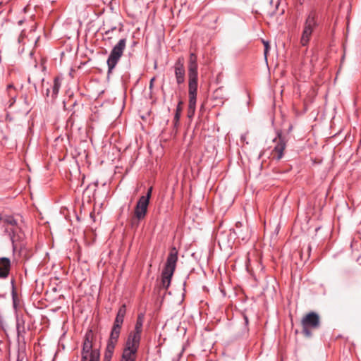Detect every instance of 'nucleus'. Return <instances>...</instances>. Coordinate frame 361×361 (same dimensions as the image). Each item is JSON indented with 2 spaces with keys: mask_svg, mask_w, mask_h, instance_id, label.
I'll return each instance as SVG.
<instances>
[{
  "mask_svg": "<svg viewBox=\"0 0 361 361\" xmlns=\"http://www.w3.org/2000/svg\"><path fill=\"white\" fill-rule=\"evenodd\" d=\"M126 312V306L123 305L118 310L104 353V361H111L118 342L122 324Z\"/></svg>",
  "mask_w": 361,
  "mask_h": 361,
  "instance_id": "f257e3e1",
  "label": "nucleus"
},
{
  "mask_svg": "<svg viewBox=\"0 0 361 361\" xmlns=\"http://www.w3.org/2000/svg\"><path fill=\"white\" fill-rule=\"evenodd\" d=\"M177 261L178 250L173 247L170 250L161 273V286L164 289H167L170 286L171 279L176 267Z\"/></svg>",
  "mask_w": 361,
  "mask_h": 361,
  "instance_id": "f03ea898",
  "label": "nucleus"
},
{
  "mask_svg": "<svg viewBox=\"0 0 361 361\" xmlns=\"http://www.w3.org/2000/svg\"><path fill=\"white\" fill-rule=\"evenodd\" d=\"M127 40L126 38L121 39L118 43L113 47L107 59L106 63L108 66V75L111 74L117 65L118 62L123 56L126 47Z\"/></svg>",
  "mask_w": 361,
  "mask_h": 361,
  "instance_id": "7ed1b4c3",
  "label": "nucleus"
},
{
  "mask_svg": "<svg viewBox=\"0 0 361 361\" xmlns=\"http://www.w3.org/2000/svg\"><path fill=\"white\" fill-rule=\"evenodd\" d=\"M301 324L302 334L306 337H311L312 336V331L318 329L320 327L321 322L319 315L314 312H310L303 317Z\"/></svg>",
  "mask_w": 361,
  "mask_h": 361,
  "instance_id": "20e7f679",
  "label": "nucleus"
},
{
  "mask_svg": "<svg viewBox=\"0 0 361 361\" xmlns=\"http://www.w3.org/2000/svg\"><path fill=\"white\" fill-rule=\"evenodd\" d=\"M317 26V14L314 11H312L308 14L305 22L304 28L300 39V44L302 46L305 47L308 44L312 32Z\"/></svg>",
  "mask_w": 361,
  "mask_h": 361,
  "instance_id": "39448f33",
  "label": "nucleus"
},
{
  "mask_svg": "<svg viewBox=\"0 0 361 361\" xmlns=\"http://www.w3.org/2000/svg\"><path fill=\"white\" fill-rule=\"evenodd\" d=\"M93 334L92 330L86 332L82 343V354H90V360L94 358L95 361H99V351L97 349H93L92 345Z\"/></svg>",
  "mask_w": 361,
  "mask_h": 361,
  "instance_id": "423d86ee",
  "label": "nucleus"
},
{
  "mask_svg": "<svg viewBox=\"0 0 361 361\" xmlns=\"http://www.w3.org/2000/svg\"><path fill=\"white\" fill-rule=\"evenodd\" d=\"M140 342L127 339L121 361H135Z\"/></svg>",
  "mask_w": 361,
  "mask_h": 361,
  "instance_id": "0eeeda50",
  "label": "nucleus"
},
{
  "mask_svg": "<svg viewBox=\"0 0 361 361\" xmlns=\"http://www.w3.org/2000/svg\"><path fill=\"white\" fill-rule=\"evenodd\" d=\"M184 63V58L183 56H179L173 66L176 80L178 85L184 83L185 82V70Z\"/></svg>",
  "mask_w": 361,
  "mask_h": 361,
  "instance_id": "6e6552de",
  "label": "nucleus"
},
{
  "mask_svg": "<svg viewBox=\"0 0 361 361\" xmlns=\"http://www.w3.org/2000/svg\"><path fill=\"white\" fill-rule=\"evenodd\" d=\"M147 198H139L135 207V218L137 221H141L145 219L147 212L149 203Z\"/></svg>",
  "mask_w": 361,
  "mask_h": 361,
  "instance_id": "1a4fd4ad",
  "label": "nucleus"
},
{
  "mask_svg": "<svg viewBox=\"0 0 361 361\" xmlns=\"http://www.w3.org/2000/svg\"><path fill=\"white\" fill-rule=\"evenodd\" d=\"M273 141L276 142L273 150L274 156L277 160H279L283 156V151L286 146V140L285 137L282 136L281 133L279 132L277 133V137L274 138Z\"/></svg>",
  "mask_w": 361,
  "mask_h": 361,
  "instance_id": "9d476101",
  "label": "nucleus"
},
{
  "mask_svg": "<svg viewBox=\"0 0 361 361\" xmlns=\"http://www.w3.org/2000/svg\"><path fill=\"white\" fill-rule=\"evenodd\" d=\"M143 322H144L143 314H138L137 321L135 323V329L133 332L130 333L128 338V339L133 340L134 341L140 342Z\"/></svg>",
  "mask_w": 361,
  "mask_h": 361,
  "instance_id": "9b49d317",
  "label": "nucleus"
},
{
  "mask_svg": "<svg viewBox=\"0 0 361 361\" xmlns=\"http://www.w3.org/2000/svg\"><path fill=\"white\" fill-rule=\"evenodd\" d=\"M197 59L194 53L190 54V59L188 63V76L189 78H197Z\"/></svg>",
  "mask_w": 361,
  "mask_h": 361,
  "instance_id": "f8f14e48",
  "label": "nucleus"
},
{
  "mask_svg": "<svg viewBox=\"0 0 361 361\" xmlns=\"http://www.w3.org/2000/svg\"><path fill=\"white\" fill-rule=\"evenodd\" d=\"M11 260L8 257L0 258V279H6L10 273L11 270Z\"/></svg>",
  "mask_w": 361,
  "mask_h": 361,
  "instance_id": "ddd939ff",
  "label": "nucleus"
},
{
  "mask_svg": "<svg viewBox=\"0 0 361 361\" xmlns=\"http://www.w3.org/2000/svg\"><path fill=\"white\" fill-rule=\"evenodd\" d=\"M16 331L18 337H23L25 334V320L18 314L16 315Z\"/></svg>",
  "mask_w": 361,
  "mask_h": 361,
  "instance_id": "4468645a",
  "label": "nucleus"
},
{
  "mask_svg": "<svg viewBox=\"0 0 361 361\" xmlns=\"http://www.w3.org/2000/svg\"><path fill=\"white\" fill-rule=\"evenodd\" d=\"M1 219L4 226L11 225L14 227H17L18 226V221L13 216L5 215L1 217Z\"/></svg>",
  "mask_w": 361,
  "mask_h": 361,
  "instance_id": "2eb2a0df",
  "label": "nucleus"
},
{
  "mask_svg": "<svg viewBox=\"0 0 361 361\" xmlns=\"http://www.w3.org/2000/svg\"><path fill=\"white\" fill-rule=\"evenodd\" d=\"M197 78H189L188 94H197Z\"/></svg>",
  "mask_w": 361,
  "mask_h": 361,
  "instance_id": "dca6fc26",
  "label": "nucleus"
},
{
  "mask_svg": "<svg viewBox=\"0 0 361 361\" xmlns=\"http://www.w3.org/2000/svg\"><path fill=\"white\" fill-rule=\"evenodd\" d=\"M61 80L58 78H55L54 80V83H53V85L51 87V97L54 99L56 97L59 92V90H60V87H61Z\"/></svg>",
  "mask_w": 361,
  "mask_h": 361,
  "instance_id": "f3484780",
  "label": "nucleus"
},
{
  "mask_svg": "<svg viewBox=\"0 0 361 361\" xmlns=\"http://www.w3.org/2000/svg\"><path fill=\"white\" fill-rule=\"evenodd\" d=\"M11 295H12V300H13V308L15 310L17 309V307H18V303H17V300H18V297H17V293H16V286H15V279L13 278L11 281Z\"/></svg>",
  "mask_w": 361,
  "mask_h": 361,
  "instance_id": "a211bd4d",
  "label": "nucleus"
},
{
  "mask_svg": "<svg viewBox=\"0 0 361 361\" xmlns=\"http://www.w3.org/2000/svg\"><path fill=\"white\" fill-rule=\"evenodd\" d=\"M183 104V103L182 101H179V102L178 103V105L176 106V114H175L174 119H173L175 126L178 125V123H179V120L180 118V114L182 111Z\"/></svg>",
  "mask_w": 361,
  "mask_h": 361,
  "instance_id": "6ab92c4d",
  "label": "nucleus"
},
{
  "mask_svg": "<svg viewBox=\"0 0 361 361\" xmlns=\"http://www.w3.org/2000/svg\"><path fill=\"white\" fill-rule=\"evenodd\" d=\"M196 102H197V94H189V109L192 110L193 108H196Z\"/></svg>",
  "mask_w": 361,
  "mask_h": 361,
  "instance_id": "aec40b11",
  "label": "nucleus"
},
{
  "mask_svg": "<svg viewBox=\"0 0 361 361\" xmlns=\"http://www.w3.org/2000/svg\"><path fill=\"white\" fill-rule=\"evenodd\" d=\"M5 231L6 232H8L11 240L12 241V243L14 245V243L18 240V238L16 235V228H12V229H11L10 231H8L7 228H5Z\"/></svg>",
  "mask_w": 361,
  "mask_h": 361,
  "instance_id": "412c9836",
  "label": "nucleus"
},
{
  "mask_svg": "<svg viewBox=\"0 0 361 361\" xmlns=\"http://www.w3.org/2000/svg\"><path fill=\"white\" fill-rule=\"evenodd\" d=\"M105 30L104 35L108 36L111 32H112L114 30L116 29V26H109L108 25L104 24V25Z\"/></svg>",
  "mask_w": 361,
  "mask_h": 361,
  "instance_id": "4be33fe9",
  "label": "nucleus"
},
{
  "mask_svg": "<svg viewBox=\"0 0 361 361\" xmlns=\"http://www.w3.org/2000/svg\"><path fill=\"white\" fill-rule=\"evenodd\" d=\"M13 89H14V87H13V85H11V84H10V85H8L7 86V90H8V94H9L10 95H11V91L12 90H13ZM15 102H16V97H15V96H13V97L11 96V104H13Z\"/></svg>",
  "mask_w": 361,
  "mask_h": 361,
  "instance_id": "5701e85b",
  "label": "nucleus"
},
{
  "mask_svg": "<svg viewBox=\"0 0 361 361\" xmlns=\"http://www.w3.org/2000/svg\"><path fill=\"white\" fill-rule=\"evenodd\" d=\"M152 187H150L148 190H147V192L145 195H142L141 196L140 198H146V197H148L147 198V201L148 202H149V200H150V197H151V195H152Z\"/></svg>",
  "mask_w": 361,
  "mask_h": 361,
  "instance_id": "b1692460",
  "label": "nucleus"
},
{
  "mask_svg": "<svg viewBox=\"0 0 361 361\" xmlns=\"http://www.w3.org/2000/svg\"><path fill=\"white\" fill-rule=\"evenodd\" d=\"M263 44L264 45V56H265V59H267V55L269 48V42L267 41L263 40Z\"/></svg>",
  "mask_w": 361,
  "mask_h": 361,
  "instance_id": "393cba45",
  "label": "nucleus"
},
{
  "mask_svg": "<svg viewBox=\"0 0 361 361\" xmlns=\"http://www.w3.org/2000/svg\"><path fill=\"white\" fill-rule=\"evenodd\" d=\"M81 355H82L81 361H87L88 359L90 360V354H87V353L82 354L81 353Z\"/></svg>",
  "mask_w": 361,
  "mask_h": 361,
  "instance_id": "a878e982",
  "label": "nucleus"
},
{
  "mask_svg": "<svg viewBox=\"0 0 361 361\" xmlns=\"http://www.w3.org/2000/svg\"><path fill=\"white\" fill-rule=\"evenodd\" d=\"M195 109L196 108H193L192 111L191 109H189L188 108V117H192L194 116V114L195 112Z\"/></svg>",
  "mask_w": 361,
  "mask_h": 361,
  "instance_id": "bb28decb",
  "label": "nucleus"
},
{
  "mask_svg": "<svg viewBox=\"0 0 361 361\" xmlns=\"http://www.w3.org/2000/svg\"><path fill=\"white\" fill-rule=\"evenodd\" d=\"M155 80V78H152L151 80H150V82H149V89H152L153 87V85H154V81Z\"/></svg>",
  "mask_w": 361,
  "mask_h": 361,
  "instance_id": "cd10ccee",
  "label": "nucleus"
},
{
  "mask_svg": "<svg viewBox=\"0 0 361 361\" xmlns=\"http://www.w3.org/2000/svg\"><path fill=\"white\" fill-rule=\"evenodd\" d=\"M50 94H51V90H50L49 88H47V89L46 90L45 95H46L47 97H49V96H51V95H50Z\"/></svg>",
  "mask_w": 361,
  "mask_h": 361,
  "instance_id": "c85d7f7f",
  "label": "nucleus"
},
{
  "mask_svg": "<svg viewBox=\"0 0 361 361\" xmlns=\"http://www.w3.org/2000/svg\"><path fill=\"white\" fill-rule=\"evenodd\" d=\"M16 361H23V358L20 357V355H18Z\"/></svg>",
  "mask_w": 361,
  "mask_h": 361,
  "instance_id": "c756f323",
  "label": "nucleus"
},
{
  "mask_svg": "<svg viewBox=\"0 0 361 361\" xmlns=\"http://www.w3.org/2000/svg\"><path fill=\"white\" fill-rule=\"evenodd\" d=\"M23 23H24V20H20L18 22V25H22Z\"/></svg>",
  "mask_w": 361,
  "mask_h": 361,
  "instance_id": "7c9ffc66",
  "label": "nucleus"
},
{
  "mask_svg": "<svg viewBox=\"0 0 361 361\" xmlns=\"http://www.w3.org/2000/svg\"><path fill=\"white\" fill-rule=\"evenodd\" d=\"M241 238H242L243 240L247 241L248 240L249 237L247 235H246L245 237H241Z\"/></svg>",
  "mask_w": 361,
  "mask_h": 361,
  "instance_id": "2f4dec72",
  "label": "nucleus"
},
{
  "mask_svg": "<svg viewBox=\"0 0 361 361\" xmlns=\"http://www.w3.org/2000/svg\"><path fill=\"white\" fill-rule=\"evenodd\" d=\"M244 319H245V323L247 325L248 324V319L246 316H244Z\"/></svg>",
  "mask_w": 361,
  "mask_h": 361,
  "instance_id": "473e14b6",
  "label": "nucleus"
},
{
  "mask_svg": "<svg viewBox=\"0 0 361 361\" xmlns=\"http://www.w3.org/2000/svg\"><path fill=\"white\" fill-rule=\"evenodd\" d=\"M276 7H277V6H278V5H279V1H277L276 2Z\"/></svg>",
  "mask_w": 361,
  "mask_h": 361,
  "instance_id": "72a5a7b5",
  "label": "nucleus"
},
{
  "mask_svg": "<svg viewBox=\"0 0 361 361\" xmlns=\"http://www.w3.org/2000/svg\"><path fill=\"white\" fill-rule=\"evenodd\" d=\"M0 222H2V219H1V217H0Z\"/></svg>",
  "mask_w": 361,
  "mask_h": 361,
  "instance_id": "f704fd0d",
  "label": "nucleus"
},
{
  "mask_svg": "<svg viewBox=\"0 0 361 361\" xmlns=\"http://www.w3.org/2000/svg\"><path fill=\"white\" fill-rule=\"evenodd\" d=\"M92 361H95V360H94V359L93 358V359L92 360Z\"/></svg>",
  "mask_w": 361,
  "mask_h": 361,
  "instance_id": "c9c22d12",
  "label": "nucleus"
}]
</instances>
